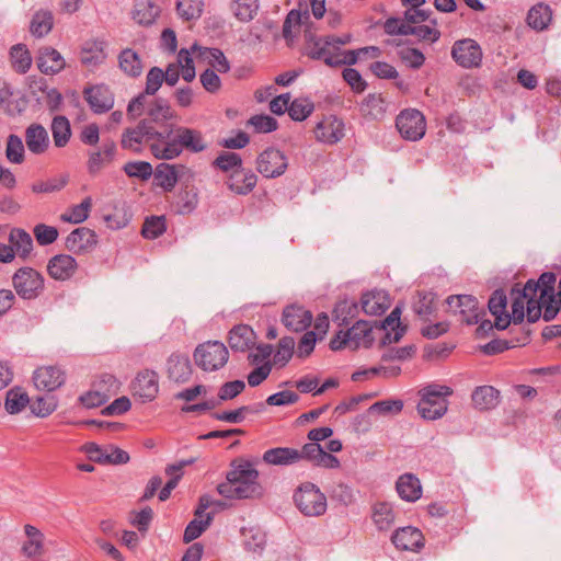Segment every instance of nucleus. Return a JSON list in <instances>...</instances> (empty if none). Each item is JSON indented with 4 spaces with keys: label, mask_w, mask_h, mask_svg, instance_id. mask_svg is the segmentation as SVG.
I'll return each mask as SVG.
<instances>
[{
    "label": "nucleus",
    "mask_w": 561,
    "mask_h": 561,
    "mask_svg": "<svg viewBox=\"0 0 561 561\" xmlns=\"http://www.w3.org/2000/svg\"><path fill=\"white\" fill-rule=\"evenodd\" d=\"M163 141H154L150 145L152 156L159 160H173L183 151L201 153L208 148L203 133L185 126L172 127L164 133Z\"/></svg>",
    "instance_id": "obj_1"
},
{
    "label": "nucleus",
    "mask_w": 561,
    "mask_h": 561,
    "mask_svg": "<svg viewBox=\"0 0 561 561\" xmlns=\"http://www.w3.org/2000/svg\"><path fill=\"white\" fill-rule=\"evenodd\" d=\"M259 472L248 461L233 465L226 481L217 486L218 493L229 500H244L260 496L262 489L257 482Z\"/></svg>",
    "instance_id": "obj_2"
},
{
    "label": "nucleus",
    "mask_w": 561,
    "mask_h": 561,
    "mask_svg": "<svg viewBox=\"0 0 561 561\" xmlns=\"http://www.w3.org/2000/svg\"><path fill=\"white\" fill-rule=\"evenodd\" d=\"M419 414L430 421L443 417L448 409L447 398L453 394L448 386L432 383L420 390Z\"/></svg>",
    "instance_id": "obj_3"
},
{
    "label": "nucleus",
    "mask_w": 561,
    "mask_h": 561,
    "mask_svg": "<svg viewBox=\"0 0 561 561\" xmlns=\"http://www.w3.org/2000/svg\"><path fill=\"white\" fill-rule=\"evenodd\" d=\"M535 287L533 284H525L524 287H514L511 290L512 314L511 320L514 323H522L525 312L529 322H536L541 314L543 316V305L534 296Z\"/></svg>",
    "instance_id": "obj_4"
},
{
    "label": "nucleus",
    "mask_w": 561,
    "mask_h": 561,
    "mask_svg": "<svg viewBox=\"0 0 561 561\" xmlns=\"http://www.w3.org/2000/svg\"><path fill=\"white\" fill-rule=\"evenodd\" d=\"M297 508L305 516L317 517L327 512V497L320 489L311 483H302L294 494Z\"/></svg>",
    "instance_id": "obj_5"
},
{
    "label": "nucleus",
    "mask_w": 561,
    "mask_h": 561,
    "mask_svg": "<svg viewBox=\"0 0 561 561\" xmlns=\"http://www.w3.org/2000/svg\"><path fill=\"white\" fill-rule=\"evenodd\" d=\"M229 358V352L219 341H207L198 344L194 352L196 365L204 371H217Z\"/></svg>",
    "instance_id": "obj_6"
},
{
    "label": "nucleus",
    "mask_w": 561,
    "mask_h": 561,
    "mask_svg": "<svg viewBox=\"0 0 561 561\" xmlns=\"http://www.w3.org/2000/svg\"><path fill=\"white\" fill-rule=\"evenodd\" d=\"M164 133L158 131L148 121L141 119L135 127L127 128L122 135V147L134 152H140L142 145L149 146L154 141H163Z\"/></svg>",
    "instance_id": "obj_7"
},
{
    "label": "nucleus",
    "mask_w": 561,
    "mask_h": 561,
    "mask_svg": "<svg viewBox=\"0 0 561 561\" xmlns=\"http://www.w3.org/2000/svg\"><path fill=\"white\" fill-rule=\"evenodd\" d=\"M557 277L552 272H545L539 279L535 282L529 279L526 284H533L535 287L534 296L543 305V320L551 321L558 314L557 302L553 298L554 284Z\"/></svg>",
    "instance_id": "obj_8"
},
{
    "label": "nucleus",
    "mask_w": 561,
    "mask_h": 561,
    "mask_svg": "<svg viewBox=\"0 0 561 561\" xmlns=\"http://www.w3.org/2000/svg\"><path fill=\"white\" fill-rule=\"evenodd\" d=\"M16 294L23 299H34L44 290V278L32 267L19 268L12 278Z\"/></svg>",
    "instance_id": "obj_9"
},
{
    "label": "nucleus",
    "mask_w": 561,
    "mask_h": 561,
    "mask_svg": "<svg viewBox=\"0 0 561 561\" xmlns=\"http://www.w3.org/2000/svg\"><path fill=\"white\" fill-rule=\"evenodd\" d=\"M446 302L449 309L459 316V320L468 325L478 324L481 316L485 314L478 299L471 295H453Z\"/></svg>",
    "instance_id": "obj_10"
},
{
    "label": "nucleus",
    "mask_w": 561,
    "mask_h": 561,
    "mask_svg": "<svg viewBox=\"0 0 561 561\" xmlns=\"http://www.w3.org/2000/svg\"><path fill=\"white\" fill-rule=\"evenodd\" d=\"M396 126L402 138L417 141L425 135L426 122L424 115L417 110H404L396 119Z\"/></svg>",
    "instance_id": "obj_11"
},
{
    "label": "nucleus",
    "mask_w": 561,
    "mask_h": 561,
    "mask_svg": "<svg viewBox=\"0 0 561 561\" xmlns=\"http://www.w3.org/2000/svg\"><path fill=\"white\" fill-rule=\"evenodd\" d=\"M451 57L455 62L465 68H477L482 62V48L471 38L456 41L451 47Z\"/></svg>",
    "instance_id": "obj_12"
},
{
    "label": "nucleus",
    "mask_w": 561,
    "mask_h": 561,
    "mask_svg": "<svg viewBox=\"0 0 561 561\" xmlns=\"http://www.w3.org/2000/svg\"><path fill=\"white\" fill-rule=\"evenodd\" d=\"M287 167V157L275 148L265 149L256 159V170L267 179L283 175Z\"/></svg>",
    "instance_id": "obj_13"
},
{
    "label": "nucleus",
    "mask_w": 561,
    "mask_h": 561,
    "mask_svg": "<svg viewBox=\"0 0 561 561\" xmlns=\"http://www.w3.org/2000/svg\"><path fill=\"white\" fill-rule=\"evenodd\" d=\"M159 392V377L154 370L139 371L131 382V393L141 402L152 401Z\"/></svg>",
    "instance_id": "obj_14"
},
{
    "label": "nucleus",
    "mask_w": 561,
    "mask_h": 561,
    "mask_svg": "<svg viewBox=\"0 0 561 561\" xmlns=\"http://www.w3.org/2000/svg\"><path fill=\"white\" fill-rule=\"evenodd\" d=\"M313 133L319 142L335 145L345 136V125L341 118L329 115L317 123Z\"/></svg>",
    "instance_id": "obj_15"
},
{
    "label": "nucleus",
    "mask_w": 561,
    "mask_h": 561,
    "mask_svg": "<svg viewBox=\"0 0 561 561\" xmlns=\"http://www.w3.org/2000/svg\"><path fill=\"white\" fill-rule=\"evenodd\" d=\"M65 380V371L56 365L42 366L33 373L34 386L43 391L51 392L60 388Z\"/></svg>",
    "instance_id": "obj_16"
},
{
    "label": "nucleus",
    "mask_w": 561,
    "mask_h": 561,
    "mask_svg": "<svg viewBox=\"0 0 561 561\" xmlns=\"http://www.w3.org/2000/svg\"><path fill=\"white\" fill-rule=\"evenodd\" d=\"M96 243L95 232L87 227H80L67 236L65 247L75 254H81L93 249Z\"/></svg>",
    "instance_id": "obj_17"
},
{
    "label": "nucleus",
    "mask_w": 561,
    "mask_h": 561,
    "mask_svg": "<svg viewBox=\"0 0 561 561\" xmlns=\"http://www.w3.org/2000/svg\"><path fill=\"white\" fill-rule=\"evenodd\" d=\"M116 150L117 147L113 140H105L98 150L89 151L87 161L88 172L94 175L111 164L115 159Z\"/></svg>",
    "instance_id": "obj_18"
},
{
    "label": "nucleus",
    "mask_w": 561,
    "mask_h": 561,
    "mask_svg": "<svg viewBox=\"0 0 561 561\" xmlns=\"http://www.w3.org/2000/svg\"><path fill=\"white\" fill-rule=\"evenodd\" d=\"M391 541L396 548L405 551H419L424 547L422 531L411 526L397 529L391 537Z\"/></svg>",
    "instance_id": "obj_19"
},
{
    "label": "nucleus",
    "mask_w": 561,
    "mask_h": 561,
    "mask_svg": "<svg viewBox=\"0 0 561 561\" xmlns=\"http://www.w3.org/2000/svg\"><path fill=\"white\" fill-rule=\"evenodd\" d=\"M84 98L91 110L96 114L108 112L114 105V96L110 89L103 84L87 88Z\"/></svg>",
    "instance_id": "obj_20"
},
{
    "label": "nucleus",
    "mask_w": 561,
    "mask_h": 561,
    "mask_svg": "<svg viewBox=\"0 0 561 561\" xmlns=\"http://www.w3.org/2000/svg\"><path fill=\"white\" fill-rule=\"evenodd\" d=\"M24 138L28 151L36 156L44 154L50 145L48 131L43 125L37 123L26 127Z\"/></svg>",
    "instance_id": "obj_21"
},
{
    "label": "nucleus",
    "mask_w": 561,
    "mask_h": 561,
    "mask_svg": "<svg viewBox=\"0 0 561 561\" xmlns=\"http://www.w3.org/2000/svg\"><path fill=\"white\" fill-rule=\"evenodd\" d=\"M77 267V261L71 255L57 254L48 261L47 272L56 280H66L72 277Z\"/></svg>",
    "instance_id": "obj_22"
},
{
    "label": "nucleus",
    "mask_w": 561,
    "mask_h": 561,
    "mask_svg": "<svg viewBox=\"0 0 561 561\" xmlns=\"http://www.w3.org/2000/svg\"><path fill=\"white\" fill-rule=\"evenodd\" d=\"M284 325L295 332L306 330L312 321V313L300 306H288L283 311Z\"/></svg>",
    "instance_id": "obj_23"
},
{
    "label": "nucleus",
    "mask_w": 561,
    "mask_h": 561,
    "mask_svg": "<svg viewBox=\"0 0 561 561\" xmlns=\"http://www.w3.org/2000/svg\"><path fill=\"white\" fill-rule=\"evenodd\" d=\"M507 297L504 290L496 289L490 297L488 307L494 316V327L499 330H505L511 323V317L506 313Z\"/></svg>",
    "instance_id": "obj_24"
},
{
    "label": "nucleus",
    "mask_w": 561,
    "mask_h": 561,
    "mask_svg": "<svg viewBox=\"0 0 561 561\" xmlns=\"http://www.w3.org/2000/svg\"><path fill=\"white\" fill-rule=\"evenodd\" d=\"M257 182V176L254 174L252 170H247L244 168L236 169L232 173H230L229 179L227 181V185L229 190L239 195H247L255 187Z\"/></svg>",
    "instance_id": "obj_25"
},
{
    "label": "nucleus",
    "mask_w": 561,
    "mask_h": 561,
    "mask_svg": "<svg viewBox=\"0 0 561 561\" xmlns=\"http://www.w3.org/2000/svg\"><path fill=\"white\" fill-rule=\"evenodd\" d=\"M316 60H323L330 67H339L342 65H354L357 61L355 50H336L332 44H327L323 50L314 53Z\"/></svg>",
    "instance_id": "obj_26"
},
{
    "label": "nucleus",
    "mask_w": 561,
    "mask_h": 561,
    "mask_svg": "<svg viewBox=\"0 0 561 561\" xmlns=\"http://www.w3.org/2000/svg\"><path fill=\"white\" fill-rule=\"evenodd\" d=\"M37 67L45 75H55L65 68V59L58 50L53 47H43L38 50Z\"/></svg>",
    "instance_id": "obj_27"
},
{
    "label": "nucleus",
    "mask_w": 561,
    "mask_h": 561,
    "mask_svg": "<svg viewBox=\"0 0 561 561\" xmlns=\"http://www.w3.org/2000/svg\"><path fill=\"white\" fill-rule=\"evenodd\" d=\"M255 341L253 329L247 324L236 325L229 332L228 343L232 351L245 352L254 346Z\"/></svg>",
    "instance_id": "obj_28"
},
{
    "label": "nucleus",
    "mask_w": 561,
    "mask_h": 561,
    "mask_svg": "<svg viewBox=\"0 0 561 561\" xmlns=\"http://www.w3.org/2000/svg\"><path fill=\"white\" fill-rule=\"evenodd\" d=\"M167 371L171 380L183 383L192 375V365L190 358L182 354H172L167 362Z\"/></svg>",
    "instance_id": "obj_29"
},
{
    "label": "nucleus",
    "mask_w": 561,
    "mask_h": 561,
    "mask_svg": "<svg viewBox=\"0 0 561 561\" xmlns=\"http://www.w3.org/2000/svg\"><path fill=\"white\" fill-rule=\"evenodd\" d=\"M360 305L366 314L380 316L389 308L390 300L386 291L371 290L363 294Z\"/></svg>",
    "instance_id": "obj_30"
},
{
    "label": "nucleus",
    "mask_w": 561,
    "mask_h": 561,
    "mask_svg": "<svg viewBox=\"0 0 561 561\" xmlns=\"http://www.w3.org/2000/svg\"><path fill=\"white\" fill-rule=\"evenodd\" d=\"M396 489L399 496L407 502H415L422 495L420 480L412 473H404L399 477Z\"/></svg>",
    "instance_id": "obj_31"
},
{
    "label": "nucleus",
    "mask_w": 561,
    "mask_h": 561,
    "mask_svg": "<svg viewBox=\"0 0 561 561\" xmlns=\"http://www.w3.org/2000/svg\"><path fill=\"white\" fill-rule=\"evenodd\" d=\"M471 400L480 411L492 410L500 403V391L492 386H480L473 390Z\"/></svg>",
    "instance_id": "obj_32"
},
{
    "label": "nucleus",
    "mask_w": 561,
    "mask_h": 561,
    "mask_svg": "<svg viewBox=\"0 0 561 561\" xmlns=\"http://www.w3.org/2000/svg\"><path fill=\"white\" fill-rule=\"evenodd\" d=\"M149 122L156 124H164L169 121L175 119L178 117L175 111L171 107L169 101L157 98L154 99L147 107L146 111Z\"/></svg>",
    "instance_id": "obj_33"
},
{
    "label": "nucleus",
    "mask_w": 561,
    "mask_h": 561,
    "mask_svg": "<svg viewBox=\"0 0 561 561\" xmlns=\"http://www.w3.org/2000/svg\"><path fill=\"white\" fill-rule=\"evenodd\" d=\"M263 460L273 466H289L299 462L298 449L290 447H276L263 454Z\"/></svg>",
    "instance_id": "obj_34"
},
{
    "label": "nucleus",
    "mask_w": 561,
    "mask_h": 561,
    "mask_svg": "<svg viewBox=\"0 0 561 561\" xmlns=\"http://www.w3.org/2000/svg\"><path fill=\"white\" fill-rule=\"evenodd\" d=\"M401 310L396 307L385 319L382 328L386 331L382 337V344L398 343L405 332V328L400 322Z\"/></svg>",
    "instance_id": "obj_35"
},
{
    "label": "nucleus",
    "mask_w": 561,
    "mask_h": 561,
    "mask_svg": "<svg viewBox=\"0 0 561 561\" xmlns=\"http://www.w3.org/2000/svg\"><path fill=\"white\" fill-rule=\"evenodd\" d=\"M161 10L159 5L149 0H140L135 3L133 19L140 25H151L159 16Z\"/></svg>",
    "instance_id": "obj_36"
},
{
    "label": "nucleus",
    "mask_w": 561,
    "mask_h": 561,
    "mask_svg": "<svg viewBox=\"0 0 561 561\" xmlns=\"http://www.w3.org/2000/svg\"><path fill=\"white\" fill-rule=\"evenodd\" d=\"M371 328L366 321H357L352 328L345 331L350 340V348L357 350L360 346L368 347L371 342Z\"/></svg>",
    "instance_id": "obj_37"
},
{
    "label": "nucleus",
    "mask_w": 561,
    "mask_h": 561,
    "mask_svg": "<svg viewBox=\"0 0 561 561\" xmlns=\"http://www.w3.org/2000/svg\"><path fill=\"white\" fill-rule=\"evenodd\" d=\"M106 59L103 42H87L81 50L80 60L88 68H94Z\"/></svg>",
    "instance_id": "obj_38"
},
{
    "label": "nucleus",
    "mask_w": 561,
    "mask_h": 561,
    "mask_svg": "<svg viewBox=\"0 0 561 561\" xmlns=\"http://www.w3.org/2000/svg\"><path fill=\"white\" fill-rule=\"evenodd\" d=\"M50 130L55 147L64 148L68 145L72 133L70 122L66 116H55L50 124Z\"/></svg>",
    "instance_id": "obj_39"
},
{
    "label": "nucleus",
    "mask_w": 561,
    "mask_h": 561,
    "mask_svg": "<svg viewBox=\"0 0 561 561\" xmlns=\"http://www.w3.org/2000/svg\"><path fill=\"white\" fill-rule=\"evenodd\" d=\"M552 20V11L549 5L538 3L534 5L527 14L528 25L536 31L546 30Z\"/></svg>",
    "instance_id": "obj_40"
},
{
    "label": "nucleus",
    "mask_w": 561,
    "mask_h": 561,
    "mask_svg": "<svg viewBox=\"0 0 561 561\" xmlns=\"http://www.w3.org/2000/svg\"><path fill=\"white\" fill-rule=\"evenodd\" d=\"M118 64L121 70L131 78H137L142 73L144 67L141 59L139 55L130 48L121 51Z\"/></svg>",
    "instance_id": "obj_41"
},
{
    "label": "nucleus",
    "mask_w": 561,
    "mask_h": 561,
    "mask_svg": "<svg viewBox=\"0 0 561 561\" xmlns=\"http://www.w3.org/2000/svg\"><path fill=\"white\" fill-rule=\"evenodd\" d=\"M184 169L183 165L160 163L156 168L154 179L157 184L165 191H172L179 180L178 169Z\"/></svg>",
    "instance_id": "obj_42"
},
{
    "label": "nucleus",
    "mask_w": 561,
    "mask_h": 561,
    "mask_svg": "<svg viewBox=\"0 0 561 561\" xmlns=\"http://www.w3.org/2000/svg\"><path fill=\"white\" fill-rule=\"evenodd\" d=\"M9 241L14 250V255L18 254L22 259H26L33 250V239L31 234L23 229H12Z\"/></svg>",
    "instance_id": "obj_43"
},
{
    "label": "nucleus",
    "mask_w": 561,
    "mask_h": 561,
    "mask_svg": "<svg viewBox=\"0 0 561 561\" xmlns=\"http://www.w3.org/2000/svg\"><path fill=\"white\" fill-rule=\"evenodd\" d=\"M11 67L18 73H26L32 66V56L30 50L23 44H16L10 49Z\"/></svg>",
    "instance_id": "obj_44"
},
{
    "label": "nucleus",
    "mask_w": 561,
    "mask_h": 561,
    "mask_svg": "<svg viewBox=\"0 0 561 561\" xmlns=\"http://www.w3.org/2000/svg\"><path fill=\"white\" fill-rule=\"evenodd\" d=\"M24 531L27 536V540L22 547L24 554L30 558L42 554L44 543L43 533L32 525H25Z\"/></svg>",
    "instance_id": "obj_45"
},
{
    "label": "nucleus",
    "mask_w": 561,
    "mask_h": 561,
    "mask_svg": "<svg viewBox=\"0 0 561 561\" xmlns=\"http://www.w3.org/2000/svg\"><path fill=\"white\" fill-rule=\"evenodd\" d=\"M54 25L53 13L48 10H38L32 18L30 32L35 37L47 35Z\"/></svg>",
    "instance_id": "obj_46"
},
{
    "label": "nucleus",
    "mask_w": 561,
    "mask_h": 561,
    "mask_svg": "<svg viewBox=\"0 0 561 561\" xmlns=\"http://www.w3.org/2000/svg\"><path fill=\"white\" fill-rule=\"evenodd\" d=\"M30 398L21 387L11 388L5 396L4 409L10 414H18L28 404Z\"/></svg>",
    "instance_id": "obj_47"
},
{
    "label": "nucleus",
    "mask_w": 561,
    "mask_h": 561,
    "mask_svg": "<svg viewBox=\"0 0 561 561\" xmlns=\"http://www.w3.org/2000/svg\"><path fill=\"white\" fill-rule=\"evenodd\" d=\"M358 313V305L354 300L344 299L336 304L333 310V319L339 325H348L350 321Z\"/></svg>",
    "instance_id": "obj_48"
},
{
    "label": "nucleus",
    "mask_w": 561,
    "mask_h": 561,
    "mask_svg": "<svg viewBox=\"0 0 561 561\" xmlns=\"http://www.w3.org/2000/svg\"><path fill=\"white\" fill-rule=\"evenodd\" d=\"M92 208V198L85 197L80 204L71 206L60 218L65 222L81 224L88 217Z\"/></svg>",
    "instance_id": "obj_49"
},
{
    "label": "nucleus",
    "mask_w": 561,
    "mask_h": 561,
    "mask_svg": "<svg viewBox=\"0 0 561 561\" xmlns=\"http://www.w3.org/2000/svg\"><path fill=\"white\" fill-rule=\"evenodd\" d=\"M214 518L213 513H207L204 517L199 518L195 516L193 520L188 523L184 530L183 540L188 543L198 538L211 524Z\"/></svg>",
    "instance_id": "obj_50"
},
{
    "label": "nucleus",
    "mask_w": 561,
    "mask_h": 561,
    "mask_svg": "<svg viewBox=\"0 0 561 561\" xmlns=\"http://www.w3.org/2000/svg\"><path fill=\"white\" fill-rule=\"evenodd\" d=\"M373 519L379 530L389 529L394 523V513L389 503H377L374 506Z\"/></svg>",
    "instance_id": "obj_51"
},
{
    "label": "nucleus",
    "mask_w": 561,
    "mask_h": 561,
    "mask_svg": "<svg viewBox=\"0 0 561 561\" xmlns=\"http://www.w3.org/2000/svg\"><path fill=\"white\" fill-rule=\"evenodd\" d=\"M204 10V0H178L176 11L179 15L186 20L198 19Z\"/></svg>",
    "instance_id": "obj_52"
},
{
    "label": "nucleus",
    "mask_w": 561,
    "mask_h": 561,
    "mask_svg": "<svg viewBox=\"0 0 561 561\" xmlns=\"http://www.w3.org/2000/svg\"><path fill=\"white\" fill-rule=\"evenodd\" d=\"M314 105L313 102L308 98H297L289 102L288 114L297 122L305 121L312 112Z\"/></svg>",
    "instance_id": "obj_53"
},
{
    "label": "nucleus",
    "mask_w": 561,
    "mask_h": 561,
    "mask_svg": "<svg viewBox=\"0 0 561 561\" xmlns=\"http://www.w3.org/2000/svg\"><path fill=\"white\" fill-rule=\"evenodd\" d=\"M309 12L305 10L304 12L299 10H291L287 14L284 24H283V36L287 41L293 38V27L301 26L309 21Z\"/></svg>",
    "instance_id": "obj_54"
},
{
    "label": "nucleus",
    "mask_w": 561,
    "mask_h": 561,
    "mask_svg": "<svg viewBox=\"0 0 561 561\" xmlns=\"http://www.w3.org/2000/svg\"><path fill=\"white\" fill-rule=\"evenodd\" d=\"M24 144L18 135H10L8 137L5 154L10 162L20 164L24 161Z\"/></svg>",
    "instance_id": "obj_55"
},
{
    "label": "nucleus",
    "mask_w": 561,
    "mask_h": 561,
    "mask_svg": "<svg viewBox=\"0 0 561 561\" xmlns=\"http://www.w3.org/2000/svg\"><path fill=\"white\" fill-rule=\"evenodd\" d=\"M214 167L224 172H233L236 169L242 168V159L240 154L230 151H224L213 162Z\"/></svg>",
    "instance_id": "obj_56"
},
{
    "label": "nucleus",
    "mask_w": 561,
    "mask_h": 561,
    "mask_svg": "<svg viewBox=\"0 0 561 561\" xmlns=\"http://www.w3.org/2000/svg\"><path fill=\"white\" fill-rule=\"evenodd\" d=\"M231 9L238 20L248 22L254 18L259 9L257 0H234Z\"/></svg>",
    "instance_id": "obj_57"
},
{
    "label": "nucleus",
    "mask_w": 561,
    "mask_h": 561,
    "mask_svg": "<svg viewBox=\"0 0 561 561\" xmlns=\"http://www.w3.org/2000/svg\"><path fill=\"white\" fill-rule=\"evenodd\" d=\"M295 348V340L291 336H284L278 342V347L274 354L273 362L275 365L285 366L293 357Z\"/></svg>",
    "instance_id": "obj_58"
},
{
    "label": "nucleus",
    "mask_w": 561,
    "mask_h": 561,
    "mask_svg": "<svg viewBox=\"0 0 561 561\" xmlns=\"http://www.w3.org/2000/svg\"><path fill=\"white\" fill-rule=\"evenodd\" d=\"M165 230L167 225L164 217L152 216L146 218L141 229V234L144 236V238L152 240L160 237Z\"/></svg>",
    "instance_id": "obj_59"
},
{
    "label": "nucleus",
    "mask_w": 561,
    "mask_h": 561,
    "mask_svg": "<svg viewBox=\"0 0 561 561\" xmlns=\"http://www.w3.org/2000/svg\"><path fill=\"white\" fill-rule=\"evenodd\" d=\"M433 26L430 25H410L408 30V35H414L420 41L435 43L440 37V32L435 27L436 21H432Z\"/></svg>",
    "instance_id": "obj_60"
},
{
    "label": "nucleus",
    "mask_w": 561,
    "mask_h": 561,
    "mask_svg": "<svg viewBox=\"0 0 561 561\" xmlns=\"http://www.w3.org/2000/svg\"><path fill=\"white\" fill-rule=\"evenodd\" d=\"M123 170L129 178H137L144 181L152 175V167L146 161L127 162Z\"/></svg>",
    "instance_id": "obj_61"
},
{
    "label": "nucleus",
    "mask_w": 561,
    "mask_h": 561,
    "mask_svg": "<svg viewBox=\"0 0 561 561\" xmlns=\"http://www.w3.org/2000/svg\"><path fill=\"white\" fill-rule=\"evenodd\" d=\"M403 409V401L396 399V400H381L378 402H375L369 407V413L373 414H381V415H388V414H398Z\"/></svg>",
    "instance_id": "obj_62"
},
{
    "label": "nucleus",
    "mask_w": 561,
    "mask_h": 561,
    "mask_svg": "<svg viewBox=\"0 0 561 561\" xmlns=\"http://www.w3.org/2000/svg\"><path fill=\"white\" fill-rule=\"evenodd\" d=\"M34 237L39 245L54 243L58 238V229L45 224H37L33 229Z\"/></svg>",
    "instance_id": "obj_63"
},
{
    "label": "nucleus",
    "mask_w": 561,
    "mask_h": 561,
    "mask_svg": "<svg viewBox=\"0 0 561 561\" xmlns=\"http://www.w3.org/2000/svg\"><path fill=\"white\" fill-rule=\"evenodd\" d=\"M57 409V401L54 397H39L31 404L32 413L38 417H46Z\"/></svg>",
    "instance_id": "obj_64"
}]
</instances>
